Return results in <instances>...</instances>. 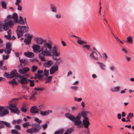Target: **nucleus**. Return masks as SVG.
I'll list each match as a JSON object with an SVG mask.
<instances>
[{
    "instance_id": "nucleus-45",
    "label": "nucleus",
    "mask_w": 134,
    "mask_h": 134,
    "mask_svg": "<svg viewBox=\"0 0 134 134\" xmlns=\"http://www.w3.org/2000/svg\"><path fill=\"white\" fill-rule=\"evenodd\" d=\"M70 88L74 91L77 90L78 88V87L77 86H72L70 87Z\"/></svg>"
},
{
    "instance_id": "nucleus-10",
    "label": "nucleus",
    "mask_w": 134,
    "mask_h": 134,
    "mask_svg": "<svg viewBox=\"0 0 134 134\" xmlns=\"http://www.w3.org/2000/svg\"><path fill=\"white\" fill-rule=\"evenodd\" d=\"M19 78L20 79V82L22 84H26L29 83L28 80L26 77L24 76H19Z\"/></svg>"
},
{
    "instance_id": "nucleus-64",
    "label": "nucleus",
    "mask_w": 134,
    "mask_h": 134,
    "mask_svg": "<svg viewBox=\"0 0 134 134\" xmlns=\"http://www.w3.org/2000/svg\"><path fill=\"white\" fill-rule=\"evenodd\" d=\"M118 118L119 119H120L121 118V115L120 113H118L117 115Z\"/></svg>"
},
{
    "instance_id": "nucleus-43",
    "label": "nucleus",
    "mask_w": 134,
    "mask_h": 134,
    "mask_svg": "<svg viewBox=\"0 0 134 134\" xmlns=\"http://www.w3.org/2000/svg\"><path fill=\"white\" fill-rule=\"evenodd\" d=\"M38 111L39 110L40 111H41V110L44 108V105L43 104H41L40 105H39L38 106Z\"/></svg>"
},
{
    "instance_id": "nucleus-25",
    "label": "nucleus",
    "mask_w": 134,
    "mask_h": 134,
    "mask_svg": "<svg viewBox=\"0 0 134 134\" xmlns=\"http://www.w3.org/2000/svg\"><path fill=\"white\" fill-rule=\"evenodd\" d=\"M35 40L36 42L40 44H42L44 41L41 38H37Z\"/></svg>"
},
{
    "instance_id": "nucleus-35",
    "label": "nucleus",
    "mask_w": 134,
    "mask_h": 134,
    "mask_svg": "<svg viewBox=\"0 0 134 134\" xmlns=\"http://www.w3.org/2000/svg\"><path fill=\"white\" fill-rule=\"evenodd\" d=\"M103 58L105 61H106L108 59V57L105 53H103L102 54Z\"/></svg>"
},
{
    "instance_id": "nucleus-2",
    "label": "nucleus",
    "mask_w": 134,
    "mask_h": 134,
    "mask_svg": "<svg viewBox=\"0 0 134 134\" xmlns=\"http://www.w3.org/2000/svg\"><path fill=\"white\" fill-rule=\"evenodd\" d=\"M89 113V112L87 111H82L81 113H79L76 117L69 113L65 114V115L67 118L69 119L72 122H74V125L77 126L78 128H80L82 126V122L80 120L81 116H82L84 119H87L88 118L86 116Z\"/></svg>"
},
{
    "instance_id": "nucleus-57",
    "label": "nucleus",
    "mask_w": 134,
    "mask_h": 134,
    "mask_svg": "<svg viewBox=\"0 0 134 134\" xmlns=\"http://www.w3.org/2000/svg\"><path fill=\"white\" fill-rule=\"evenodd\" d=\"M21 1V0H16V2L15 3V5L19 4Z\"/></svg>"
},
{
    "instance_id": "nucleus-56",
    "label": "nucleus",
    "mask_w": 134,
    "mask_h": 134,
    "mask_svg": "<svg viewBox=\"0 0 134 134\" xmlns=\"http://www.w3.org/2000/svg\"><path fill=\"white\" fill-rule=\"evenodd\" d=\"M21 111L24 113H26V112L27 111V109L24 108H21Z\"/></svg>"
},
{
    "instance_id": "nucleus-18",
    "label": "nucleus",
    "mask_w": 134,
    "mask_h": 134,
    "mask_svg": "<svg viewBox=\"0 0 134 134\" xmlns=\"http://www.w3.org/2000/svg\"><path fill=\"white\" fill-rule=\"evenodd\" d=\"M10 43H8L6 45L7 49L4 50V52L5 53L9 54L11 52L12 49L10 48Z\"/></svg>"
},
{
    "instance_id": "nucleus-32",
    "label": "nucleus",
    "mask_w": 134,
    "mask_h": 134,
    "mask_svg": "<svg viewBox=\"0 0 134 134\" xmlns=\"http://www.w3.org/2000/svg\"><path fill=\"white\" fill-rule=\"evenodd\" d=\"M77 42L79 44H83L84 43L86 44L87 43L86 42L83 41V40H81L80 38L79 39H78L77 41Z\"/></svg>"
},
{
    "instance_id": "nucleus-14",
    "label": "nucleus",
    "mask_w": 134,
    "mask_h": 134,
    "mask_svg": "<svg viewBox=\"0 0 134 134\" xmlns=\"http://www.w3.org/2000/svg\"><path fill=\"white\" fill-rule=\"evenodd\" d=\"M4 125L7 127H11L10 124L7 122L3 121H0V129L3 127Z\"/></svg>"
},
{
    "instance_id": "nucleus-29",
    "label": "nucleus",
    "mask_w": 134,
    "mask_h": 134,
    "mask_svg": "<svg viewBox=\"0 0 134 134\" xmlns=\"http://www.w3.org/2000/svg\"><path fill=\"white\" fill-rule=\"evenodd\" d=\"M9 83L12 84L13 85H15L17 84V82L15 81V79H13L12 80L8 82Z\"/></svg>"
},
{
    "instance_id": "nucleus-3",
    "label": "nucleus",
    "mask_w": 134,
    "mask_h": 134,
    "mask_svg": "<svg viewBox=\"0 0 134 134\" xmlns=\"http://www.w3.org/2000/svg\"><path fill=\"white\" fill-rule=\"evenodd\" d=\"M17 100V99H14L10 101L9 103L10 107L9 108L12 112L16 113L18 114L20 113V111L16 107V103Z\"/></svg>"
},
{
    "instance_id": "nucleus-31",
    "label": "nucleus",
    "mask_w": 134,
    "mask_h": 134,
    "mask_svg": "<svg viewBox=\"0 0 134 134\" xmlns=\"http://www.w3.org/2000/svg\"><path fill=\"white\" fill-rule=\"evenodd\" d=\"M37 93L36 92H34L32 93L30 97V99L35 100V96L37 94Z\"/></svg>"
},
{
    "instance_id": "nucleus-37",
    "label": "nucleus",
    "mask_w": 134,
    "mask_h": 134,
    "mask_svg": "<svg viewBox=\"0 0 134 134\" xmlns=\"http://www.w3.org/2000/svg\"><path fill=\"white\" fill-rule=\"evenodd\" d=\"M55 18L57 19H59L62 17L61 15L59 13H57L55 15Z\"/></svg>"
},
{
    "instance_id": "nucleus-46",
    "label": "nucleus",
    "mask_w": 134,
    "mask_h": 134,
    "mask_svg": "<svg viewBox=\"0 0 134 134\" xmlns=\"http://www.w3.org/2000/svg\"><path fill=\"white\" fill-rule=\"evenodd\" d=\"M83 48H85L88 50H89L90 49V46L89 45H83Z\"/></svg>"
},
{
    "instance_id": "nucleus-12",
    "label": "nucleus",
    "mask_w": 134,
    "mask_h": 134,
    "mask_svg": "<svg viewBox=\"0 0 134 134\" xmlns=\"http://www.w3.org/2000/svg\"><path fill=\"white\" fill-rule=\"evenodd\" d=\"M83 124L85 128L87 129L90 124L88 121V118L83 119Z\"/></svg>"
},
{
    "instance_id": "nucleus-15",
    "label": "nucleus",
    "mask_w": 134,
    "mask_h": 134,
    "mask_svg": "<svg viewBox=\"0 0 134 134\" xmlns=\"http://www.w3.org/2000/svg\"><path fill=\"white\" fill-rule=\"evenodd\" d=\"M30 69L26 67L20 69L19 70V72L21 74H25Z\"/></svg>"
},
{
    "instance_id": "nucleus-55",
    "label": "nucleus",
    "mask_w": 134,
    "mask_h": 134,
    "mask_svg": "<svg viewBox=\"0 0 134 134\" xmlns=\"http://www.w3.org/2000/svg\"><path fill=\"white\" fill-rule=\"evenodd\" d=\"M15 5L18 6L17 9L19 11H21L22 10V7H21V6L19 5V4Z\"/></svg>"
},
{
    "instance_id": "nucleus-30",
    "label": "nucleus",
    "mask_w": 134,
    "mask_h": 134,
    "mask_svg": "<svg viewBox=\"0 0 134 134\" xmlns=\"http://www.w3.org/2000/svg\"><path fill=\"white\" fill-rule=\"evenodd\" d=\"M1 3L3 8L4 9H6L7 8L6 2L5 1H2L1 2Z\"/></svg>"
},
{
    "instance_id": "nucleus-16",
    "label": "nucleus",
    "mask_w": 134,
    "mask_h": 134,
    "mask_svg": "<svg viewBox=\"0 0 134 134\" xmlns=\"http://www.w3.org/2000/svg\"><path fill=\"white\" fill-rule=\"evenodd\" d=\"M30 111L32 113H37L39 112L38 108L36 106H34L31 107Z\"/></svg>"
},
{
    "instance_id": "nucleus-6",
    "label": "nucleus",
    "mask_w": 134,
    "mask_h": 134,
    "mask_svg": "<svg viewBox=\"0 0 134 134\" xmlns=\"http://www.w3.org/2000/svg\"><path fill=\"white\" fill-rule=\"evenodd\" d=\"M4 76L5 77H7L8 78H13L14 77H18L19 76L15 70L11 71L10 73L5 72Z\"/></svg>"
},
{
    "instance_id": "nucleus-13",
    "label": "nucleus",
    "mask_w": 134,
    "mask_h": 134,
    "mask_svg": "<svg viewBox=\"0 0 134 134\" xmlns=\"http://www.w3.org/2000/svg\"><path fill=\"white\" fill-rule=\"evenodd\" d=\"M120 87L119 86H114L110 88V91L112 92H118L120 91Z\"/></svg>"
},
{
    "instance_id": "nucleus-41",
    "label": "nucleus",
    "mask_w": 134,
    "mask_h": 134,
    "mask_svg": "<svg viewBox=\"0 0 134 134\" xmlns=\"http://www.w3.org/2000/svg\"><path fill=\"white\" fill-rule=\"evenodd\" d=\"M37 67L35 65H33L32 67V72H34L37 69Z\"/></svg>"
},
{
    "instance_id": "nucleus-20",
    "label": "nucleus",
    "mask_w": 134,
    "mask_h": 134,
    "mask_svg": "<svg viewBox=\"0 0 134 134\" xmlns=\"http://www.w3.org/2000/svg\"><path fill=\"white\" fill-rule=\"evenodd\" d=\"M52 61L51 60H49L45 62L44 64V66L47 68L50 67L52 65Z\"/></svg>"
},
{
    "instance_id": "nucleus-36",
    "label": "nucleus",
    "mask_w": 134,
    "mask_h": 134,
    "mask_svg": "<svg viewBox=\"0 0 134 134\" xmlns=\"http://www.w3.org/2000/svg\"><path fill=\"white\" fill-rule=\"evenodd\" d=\"M42 75L38 74H36L35 75V78H38L39 79L41 80L42 79Z\"/></svg>"
},
{
    "instance_id": "nucleus-47",
    "label": "nucleus",
    "mask_w": 134,
    "mask_h": 134,
    "mask_svg": "<svg viewBox=\"0 0 134 134\" xmlns=\"http://www.w3.org/2000/svg\"><path fill=\"white\" fill-rule=\"evenodd\" d=\"M52 77L51 76H47L46 78V80L47 81H51Z\"/></svg>"
},
{
    "instance_id": "nucleus-58",
    "label": "nucleus",
    "mask_w": 134,
    "mask_h": 134,
    "mask_svg": "<svg viewBox=\"0 0 134 134\" xmlns=\"http://www.w3.org/2000/svg\"><path fill=\"white\" fill-rule=\"evenodd\" d=\"M125 57L126 60L128 62H130L131 60V59L130 57H127V56L126 55L125 56Z\"/></svg>"
},
{
    "instance_id": "nucleus-22",
    "label": "nucleus",
    "mask_w": 134,
    "mask_h": 134,
    "mask_svg": "<svg viewBox=\"0 0 134 134\" xmlns=\"http://www.w3.org/2000/svg\"><path fill=\"white\" fill-rule=\"evenodd\" d=\"M24 54L28 57L32 58L34 56V53L32 52H25Z\"/></svg>"
},
{
    "instance_id": "nucleus-50",
    "label": "nucleus",
    "mask_w": 134,
    "mask_h": 134,
    "mask_svg": "<svg viewBox=\"0 0 134 134\" xmlns=\"http://www.w3.org/2000/svg\"><path fill=\"white\" fill-rule=\"evenodd\" d=\"M82 100V99L81 98H77L76 97H75L74 100L75 101H77L78 102H80Z\"/></svg>"
},
{
    "instance_id": "nucleus-26",
    "label": "nucleus",
    "mask_w": 134,
    "mask_h": 134,
    "mask_svg": "<svg viewBox=\"0 0 134 134\" xmlns=\"http://www.w3.org/2000/svg\"><path fill=\"white\" fill-rule=\"evenodd\" d=\"M97 63L98 64L101 70H104L105 69V65L103 63L100 62H98Z\"/></svg>"
},
{
    "instance_id": "nucleus-54",
    "label": "nucleus",
    "mask_w": 134,
    "mask_h": 134,
    "mask_svg": "<svg viewBox=\"0 0 134 134\" xmlns=\"http://www.w3.org/2000/svg\"><path fill=\"white\" fill-rule=\"evenodd\" d=\"M35 121L39 124L41 123L42 122V121L41 120H40L38 118H35Z\"/></svg>"
},
{
    "instance_id": "nucleus-52",
    "label": "nucleus",
    "mask_w": 134,
    "mask_h": 134,
    "mask_svg": "<svg viewBox=\"0 0 134 134\" xmlns=\"http://www.w3.org/2000/svg\"><path fill=\"white\" fill-rule=\"evenodd\" d=\"M110 70L112 72H113L115 71V68L114 66H111L110 67Z\"/></svg>"
},
{
    "instance_id": "nucleus-51",
    "label": "nucleus",
    "mask_w": 134,
    "mask_h": 134,
    "mask_svg": "<svg viewBox=\"0 0 134 134\" xmlns=\"http://www.w3.org/2000/svg\"><path fill=\"white\" fill-rule=\"evenodd\" d=\"M42 127L44 129H46L47 127V125L46 124H43L42 125Z\"/></svg>"
},
{
    "instance_id": "nucleus-5",
    "label": "nucleus",
    "mask_w": 134,
    "mask_h": 134,
    "mask_svg": "<svg viewBox=\"0 0 134 134\" xmlns=\"http://www.w3.org/2000/svg\"><path fill=\"white\" fill-rule=\"evenodd\" d=\"M14 25V23L11 20L9 21L8 22H5L3 23H0V32L2 31L3 29L4 30H7L9 27H11Z\"/></svg>"
},
{
    "instance_id": "nucleus-60",
    "label": "nucleus",
    "mask_w": 134,
    "mask_h": 134,
    "mask_svg": "<svg viewBox=\"0 0 134 134\" xmlns=\"http://www.w3.org/2000/svg\"><path fill=\"white\" fill-rule=\"evenodd\" d=\"M15 128L18 130H20L21 128V127L19 125H16L15 126Z\"/></svg>"
},
{
    "instance_id": "nucleus-11",
    "label": "nucleus",
    "mask_w": 134,
    "mask_h": 134,
    "mask_svg": "<svg viewBox=\"0 0 134 134\" xmlns=\"http://www.w3.org/2000/svg\"><path fill=\"white\" fill-rule=\"evenodd\" d=\"M12 31L10 30H9L7 32L8 35H5L4 36V37L6 39L8 40H11V39L15 40L16 39V38L14 36L11 37Z\"/></svg>"
},
{
    "instance_id": "nucleus-53",
    "label": "nucleus",
    "mask_w": 134,
    "mask_h": 134,
    "mask_svg": "<svg viewBox=\"0 0 134 134\" xmlns=\"http://www.w3.org/2000/svg\"><path fill=\"white\" fill-rule=\"evenodd\" d=\"M44 73L45 75L47 76L49 74V71L45 69L44 71Z\"/></svg>"
},
{
    "instance_id": "nucleus-59",
    "label": "nucleus",
    "mask_w": 134,
    "mask_h": 134,
    "mask_svg": "<svg viewBox=\"0 0 134 134\" xmlns=\"http://www.w3.org/2000/svg\"><path fill=\"white\" fill-rule=\"evenodd\" d=\"M11 132L12 134L15 133L16 134L18 131H17L15 129L12 130L11 131Z\"/></svg>"
},
{
    "instance_id": "nucleus-19",
    "label": "nucleus",
    "mask_w": 134,
    "mask_h": 134,
    "mask_svg": "<svg viewBox=\"0 0 134 134\" xmlns=\"http://www.w3.org/2000/svg\"><path fill=\"white\" fill-rule=\"evenodd\" d=\"M32 37L31 36H28L27 38L25 39L24 42L26 44H30L31 42V40Z\"/></svg>"
},
{
    "instance_id": "nucleus-24",
    "label": "nucleus",
    "mask_w": 134,
    "mask_h": 134,
    "mask_svg": "<svg viewBox=\"0 0 134 134\" xmlns=\"http://www.w3.org/2000/svg\"><path fill=\"white\" fill-rule=\"evenodd\" d=\"M50 9L51 11L56 13L57 12V9L56 6L53 4L51 5Z\"/></svg>"
},
{
    "instance_id": "nucleus-1",
    "label": "nucleus",
    "mask_w": 134,
    "mask_h": 134,
    "mask_svg": "<svg viewBox=\"0 0 134 134\" xmlns=\"http://www.w3.org/2000/svg\"><path fill=\"white\" fill-rule=\"evenodd\" d=\"M53 42L50 41L49 43L44 42L43 46L40 49V45L34 44L32 46V48L35 53L38 52L40 53L38 56L39 58L42 61H46L45 56H53V59L57 61L56 63L59 64L60 62L58 61L59 59H57L55 57H59L60 55V52L58 50L56 46L53 47Z\"/></svg>"
},
{
    "instance_id": "nucleus-62",
    "label": "nucleus",
    "mask_w": 134,
    "mask_h": 134,
    "mask_svg": "<svg viewBox=\"0 0 134 134\" xmlns=\"http://www.w3.org/2000/svg\"><path fill=\"white\" fill-rule=\"evenodd\" d=\"M127 89L126 88H125L124 90H122L120 92V93L121 94H123L125 93L126 91V90Z\"/></svg>"
},
{
    "instance_id": "nucleus-42",
    "label": "nucleus",
    "mask_w": 134,
    "mask_h": 134,
    "mask_svg": "<svg viewBox=\"0 0 134 134\" xmlns=\"http://www.w3.org/2000/svg\"><path fill=\"white\" fill-rule=\"evenodd\" d=\"M29 126L30 124L29 122H27L23 124V126L24 128H27Z\"/></svg>"
},
{
    "instance_id": "nucleus-27",
    "label": "nucleus",
    "mask_w": 134,
    "mask_h": 134,
    "mask_svg": "<svg viewBox=\"0 0 134 134\" xmlns=\"http://www.w3.org/2000/svg\"><path fill=\"white\" fill-rule=\"evenodd\" d=\"M74 131L73 128H70L67 129L66 131L64 134H71Z\"/></svg>"
},
{
    "instance_id": "nucleus-8",
    "label": "nucleus",
    "mask_w": 134,
    "mask_h": 134,
    "mask_svg": "<svg viewBox=\"0 0 134 134\" xmlns=\"http://www.w3.org/2000/svg\"><path fill=\"white\" fill-rule=\"evenodd\" d=\"M41 128L40 126L39 125L36 126L35 127H33L31 129H28L26 130V132L28 133L32 134L34 133H37Z\"/></svg>"
},
{
    "instance_id": "nucleus-44",
    "label": "nucleus",
    "mask_w": 134,
    "mask_h": 134,
    "mask_svg": "<svg viewBox=\"0 0 134 134\" xmlns=\"http://www.w3.org/2000/svg\"><path fill=\"white\" fill-rule=\"evenodd\" d=\"M5 55H3V58L4 59L2 60V61H0V69L1 68V67L3 65V62L4 61V59H5Z\"/></svg>"
},
{
    "instance_id": "nucleus-63",
    "label": "nucleus",
    "mask_w": 134,
    "mask_h": 134,
    "mask_svg": "<svg viewBox=\"0 0 134 134\" xmlns=\"http://www.w3.org/2000/svg\"><path fill=\"white\" fill-rule=\"evenodd\" d=\"M112 34L116 40H118L119 39L117 35H115L112 33Z\"/></svg>"
},
{
    "instance_id": "nucleus-48",
    "label": "nucleus",
    "mask_w": 134,
    "mask_h": 134,
    "mask_svg": "<svg viewBox=\"0 0 134 134\" xmlns=\"http://www.w3.org/2000/svg\"><path fill=\"white\" fill-rule=\"evenodd\" d=\"M34 90H36L38 91H43L44 90V89L43 88H38V87L35 88H34Z\"/></svg>"
},
{
    "instance_id": "nucleus-21",
    "label": "nucleus",
    "mask_w": 134,
    "mask_h": 134,
    "mask_svg": "<svg viewBox=\"0 0 134 134\" xmlns=\"http://www.w3.org/2000/svg\"><path fill=\"white\" fill-rule=\"evenodd\" d=\"M26 18H25L24 19V20L23 18L21 16H20L19 18V20L18 21V22H17L22 25H24L25 23L26 24Z\"/></svg>"
},
{
    "instance_id": "nucleus-34",
    "label": "nucleus",
    "mask_w": 134,
    "mask_h": 134,
    "mask_svg": "<svg viewBox=\"0 0 134 134\" xmlns=\"http://www.w3.org/2000/svg\"><path fill=\"white\" fill-rule=\"evenodd\" d=\"M64 132V130L61 129L55 131L54 134H63Z\"/></svg>"
},
{
    "instance_id": "nucleus-28",
    "label": "nucleus",
    "mask_w": 134,
    "mask_h": 134,
    "mask_svg": "<svg viewBox=\"0 0 134 134\" xmlns=\"http://www.w3.org/2000/svg\"><path fill=\"white\" fill-rule=\"evenodd\" d=\"M13 18L15 20V23L18 22V19L17 14L16 13L14 14L13 16Z\"/></svg>"
},
{
    "instance_id": "nucleus-9",
    "label": "nucleus",
    "mask_w": 134,
    "mask_h": 134,
    "mask_svg": "<svg viewBox=\"0 0 134 134\" xmlns=\"http://www.w3.org/2000/svg\"><path fill=\"white\" fill-rule=\"evenodd\" d=\"M8 110L5 107L0 106V116L3 117L9 113Z\"/></svg>"
},
{
    "instance_id": "nucleus-23",
    "label": "nucleus",
    "mask_w": 134,
    "mask_h": 134,
    "mask_svg": "<svg viewBox=\"0 0 134 134\" xmlns=\"http://www.w3.org/2000/svg\"><path fill=\"white\" fill-rule=\"evenodd\" d=\"M40 114L42 116H45L48 115L50 113L52 112L51 110H48L47 111H40Z\"/></svg>"
},
{
    "instance_id": "nucleus-17",
    "label": "nucleus",
    "mask_w": 134,
    "mask_h": 134,
    "mask_svg": "<svg viewBox=\"0 0 134 134\" xmlns=\"http://www.w3.org/2000/svg\"><path fill=\"white\" fill-rule=\"evenodd\" d=\"M58 69V66L57 65H53L51 68L50 70V72L51 74H52L56 71H57Z\"/></svg>"
},
{
    "instance_id": "nucleus-33",
    "label": "nucleus",
    "mask_w": 134,
    "mask_h": 134,
    "mask_svg": "<svg viewBox=\"0 0 134 134\" xmlns=\"http://www.w3.org/2000/svg\"><path fill=\"white\" fill-rule=\"evenodd\" d=\"M127 41L130 43H132L133 42L132 38L131 36H129L127 38Z\"/></svg>"
},
{
    "instance_id": "nucleus-39",
    "label": "nucleus",
    "mask_w": 134,
    "mask_h": 134,
    "mask_svg": "<svg viewBox=\"0 0 134 134\" xmlns=\"http://www.w3.org/2000/svg\"><path fill=\"white\" fill-rule=\"evenodd\" d=\"M133 116V114L132 113H130L127 116L126 119H129L132 118Z\"/></svg>"
},
{
    "instance_id": "nucleus-40",
    "label": "nucleus",
    "mask_w": 134,
    "mask_h": 134,
    "mask_svg": "<svg viewBox=\"0 0 134 134\" xmlns=\"http://www.w3.org/2000/svg\"><path fill=\"white\" fill-rule=\"evenodd\" d=\"M29 82H30V86L31 87H33L34 85L35 84L34 82V81L31 80H30L29 79L28 80Z\"/></svg>"
},
{
    "instance_id": "nucleus-38",
    "label": "nucleus",
    "mask_w": 134,
    "mask_h": 134,
    "mask_svg": "<svg viewBox=\"0 0 134 134\" xmlns=\"http://www.w3.org/2000/svg\"><path fill=\"white\" fill-rule=\"evenodd\" d=\"M22 122V120L21 119H19L18 120H14L13 121V123L14 124H16V123L19 124L21 123Z\"/></svg>"
},
{
    "instance_id": "nucleus-61",
    "label": "nucleus",
    "mask_w": 134,
    "mask_h": 134,
    "mask_svg": "<svg viewBox=\"0 0 134 134\" xmlns=\"http://www.w3.org/2000/svg\"><path fill=\"white\" fill-rule=\"evenodd\" d=\"M122 51L124 52L126 54H127V51L124 48H122Z\"/></svg>"
},
{
    "instance_id": "nucleus-4",
    "label": "nucleus",
    "mask_w": 134,
    "mask_h": 134,
    "mask_svg": "<svg viewBox=\"0 0 134 134\" xmlns=\"http://www.w3.org/2000/svg\"><path fill=\"white\" fill-rule=\"evenodd\" d=\"M29 28L27 26H18L16 30L18 38L21 37L23 35L24 32H27L29 31Z\"/></svg>"
},
{
    "instance_id": "nucleus-49",
    "label": "nucleus",
    "mask_w": 134,
    "mask_h": 134,
    "mask_svg": "<svg viewBox=\"0 0 134 134\" xmlns=\"http://www.w3.org/2000/svg\"><path fill=\"white\" fill-rule=\"evenodd\" d=\"M20 61L21 64L25 63L26 61V60L24 59H22L20 60Z\"/></svg>"
},
{
    "instance_id": "nucleus-7",
    "label": "nucleus",
    "mask_w": 134,
    "mask_h": 134,
    "mask_svg": "<svg viewBox=\"0 0 134 134\" xmlns=\"http://www.w3.org/2000/svg\"><path fill=\"white\" fill-rule=\"evenodd\" d=\"M100 56H101V55L99 52H98V54L94 51H92L89 55L90 58L95 60H99L100 58Z\"/></svg>"
}]
</instances>
